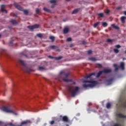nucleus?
I'll return each mask as SVG.
<instances>
[{"mask_svg": "<svg viewBox=\"0 0 126 126\" xmlns=\"http://www.w3.org/2000/svg\"><path fill=\"white\" fill-rule=\"evenodd\" d=\"M80 88L79 87H73V86H68L67 90L68 93L71 95L72 97H75L76 94L79 92Z\"/></svg>", "mask_w": 126, "mask_h": 126, "instance_id": "f257e3e1", "label": "nucleus"}, {"mask_svg": "<svg viewBox=\"0 0 126 126\" xmlns=\"http://www.w3.org/2000/svg\"><path fill=\"white\" fill-rule=\"evenodd\" d=\"M120 107L126 109V89L123 92L120 99Z\"/></svg>", "mask_w": 126, "mask_h": 126, "instance_id": "f03ea898", "label": "nucleus"}, {"mask_svg": "<svg viewBox=\"0 0 126 126\" xmlns=\"http://www.w3.org/2000/svg\"><path fill=\"white\" fill-rule=\"evenodd\" d=\"M90 83L89 84H84L83 85V87L84 88H87L88 87H90L92 88L96 86L98 84V82L96 81H91V80H85L84 81V83Z\"/></svg>", "mask_w": 126, "mask_h": 126, "instance_id": "7ed1b4c3", "label": "nucleus"}, {"mask_svg": "<svg viewBox=\"0 0 126 126\" xmlns=\"http://www.w3.org/2000/svg\"><path fill=\"white\" fill-rule=\"evenodd\" d=\"M14 5L15 6V7H16V8H17V9H18L19 10H20L21 11H23L24 14H25V15H28V13H29V12L28 11V10H24L23 9V7H21L19 4H18V3H16V2H14Z\"/></svg>", "mask_w": 126, "mask_h": 126, "instance_id": "20e7f679", "label": "nucleus"}, {"mask_svg": "<svg viewBox=\"0 0 126 126\" xmlns=\"http://www.w3.org/2000/svg\"><path fill=\"white\" fill-rule=\"evenodd\" d=\"M19 62L22 64V65H23L24 67L23 69H22L23 70H24V71H26L27 72H28V73H30V72H31V69L28 68V67L27 66V64L25 63V62L21 60H19Z\"/></svg>", "mask_w": 126, "mask_h": 126, "instance_id": "39448f33", "label": "nucleus"}, {"mask_svg": "<svg viewBox=\"0 0 126 126\" xmlns=\"http://www.w3.org/2000/svg\"><path fill=\"white\" fill-rule=\"evenodd\" d=\"M61 121L63 122L64 123H67L69 124V125H71V121L68 119V117L66 116H63L62 115L60 116Z\"/></svg>", "mask_w": 126, "mask_h": 126, "instance_id": "423d86ee", "label": "nucleus"}, {"mask_svg": "<svg viewBox=\"0 0 126 126\" xmlns=\"http://www.w3.org/2000/svg\"><path fill=\"white\" fill-rule=\"evenodd\" d=\"M2 110L4 112H5L6 113H9L10 114H14V112L12 109H10L9 107L7 106H3L2 107Z\"/></svg>", "mask_w": 126, "mask_h": 126, "instance_id": "0eeeda50", "label": "nucleus"}, {"mask_svg": "<svg viewBox=\"0 0 126 126\" xmlns=\"http://www.w3.org/2000/svg\"><path fill=\"white\" fill-rule=\"evenodd\" d=\"M40 27V25L39 24H34L33 26H28V28L31 30H34V29H37Z\"/></svg>", "mask_w": 126, "mask_h": 126, "instance_id": "6e6552de", "label": "nucleus"}, {"mask_svg": "<svg viewBox=\"0 0 126 126\" xmlns=\"http://www.w3.org/2000/svg\"><path fill=\"white\" fill-rule=\"evenodd\" d=\"M63 81H64V82H72V84L73 85H75L76 84V82H75V81H72V80H71V79H66V78H63Z\"/></svg>", "mask_w": 126, "mask_h": 126, "instance_id": "1a4fd4ad", "label": "nucleus"}, {"mask_svg": "<svg viewBox=\"0 0 126 126\" xmlns=\"http://www.w3.org/2000/svg\"><path fill=\"white\" fill-rule=\"evenodd\" d=\"M113 81H114V78H111L109 79H107L106 80V83L107 85H111L112 83H113Z\"/></svg>", "mask_w": 126, "mask_h": 126, "instance_id": "9d476101", "label": "nucleus"}, {"mask_svg": "<svg viewBox=\"0 0 126 126\" xmlns=\"http://www.w3.org/2000/svg\"><path fill=\"white\" fill-rule=\"evenodd\" d=\"M117 117L121 118V119H126V115H124L123 114L119 113L116 115Z\"/></svg>", "mask_w": 126, "mask_h": 126, "instance_id": "9b49d317", "label": "nucleus"}, {"mask_svg": "<svg viewBox=\"0 0 126 126\" xmlns=\"http://www.w3.org/2000/svg\"><path fill=\"white\" fill-rule=\"evenodd\" d=\"M102 71L103 73H110V72H112V70H111L110 69H105Z\"/></svg>", "mask_w": 126, "mask_h": 126, "instance_id": "f8f14e48", "label": "nucleus"}, {"mask_svg": "<svg viewBox=\"0 0 126 126\" xmlns=\"http://www.w3.org/2000/svg\"><path fill=\"white\" fill-rule=\"evenodd\" d=\"M120 67H121V69H122V70H124L125 69V63L124 62H121L120 63Z\"/></svg>", "mask_w": 126, "mask_h": 126, "instance_id": "ddd939ff", "label": "nucleus"}, {"mask_svg": "<svg viewBox=\"0 0 126 126\" xmlns=\"http://www.w3.org/2000/svg\"><path fill=\"white\" fill-rule=\"evenodd\" d=\"M126 16H122L121 18V20L122 22V23H126Z\"/></svg>", "mask_w": 126, "mask_h": 126, "instance_id": "4468645a", "label": "nucleus"}, {"mask_svg": "<svg viewBox=\"0 0 126 126\" xmlns=\"http://www.w3.org/2000/svg\"><path fill=\"white\" fill-rule=\"evenodd\" d=\"M10 22H11L13 25H16V24H17V21L15 20L12 19L10 20Z\"/></svg>", "mask_w": 126, "mask_h": 126, "instance_id": "2eb2a0df", "label": "nucleus"}, {"mask_svg": "<svg viewBox=\"0 0 126 126\" xmlns=\"http://www.w3.org/2000/svg\"><path fill=\"white\" fill-rule=\"evenodd\" d=\"M69 31V30L68 29V28H64L63 31V34H67V33H68Z\"/></svg>", "mask_w": 126, "mask_h": 126, "instance_id": "dca6fc26", "label": "nucleus"}, {"mask_svg": "<svg viewBox=\"0 0 126 126\" xmlns=\"http://www.w3.org/2000/svg\"><path fill=\"white\" fill-rule=\"evenodd\" d=\"M79 10H80V8L75 9L72 11V14H76V13H77Z\"/></svg>", "mask_w": 126, "mask_h": 126, "instance_id": "f3484780", "label": "nucleus"}, {"mask_svg": "<svg viewBox=\"0 0 126 126\" xmlns=\"http://www.w3.org/2000/svg\"><path fill=\"white\" fill-rule=\"evenodd\" d=\"M111 26L113 28H114V29H116V30H119L120 29V28L117 26H116V25L115 24L111 25Z\"/></svg>", "mask_w": 126, "mask_h": 126, "instance_id": "a211bd4d", "label": "nucleus"}, {"mask_svg": "<svg viewBox=\"0 0 126 126\" xmlns=\"http://www.w3.org/2000/svg\"><path fill=\"white\" fill-rule=\"evenodd\" d=\"M93 75H95V73H91L89 75L86 76L85 77V78H90V77H91V76H92Z\"/></svg>", "mask_w": 126, "mask_h": 126, "instance_id": "6ab92c4d", "label": "nucleus"}, {"mask_svg": "<svg viewBox=\"0 0 126 126\" xmlns=\"http://www.w3.org/2000/svg\"><path fill=\"white\" fill-rule=\"evenodd\" d=\"M103 73V71H99L96 75V77H100L101 75H102V74Z\"/></svg>", "mask_w": 126, "mask_h": 126, "instance_id": "aec40b11", "label": "nucleus"}, {"mask_svg": "<svg viewBox=\"0 0 126 126\" xmlns=\"http://www.w3.org/2000/svg\"><path fill=\"white\" fill-rule=\"evenodd\" d=\"M29 123V121H28V120H26V121L22 122L21 123V125H20V126H23V125H27V124Z\"/></svg>", "mask_w": 126, "mask_h": 126, "instance_id": "412c9836", "label": "nucleus"}, {"mask_svg": "<svg viewBox=\"0 0 126 126\" xmlns=\"http://www.w3.org/2000/svg\"><path fill=\"white\" fill-rule=\"evenodd\" d=\"M2 6H3V5H2L1 7V10H0L1 12H4V11H5V12H6V13H7V10L4 9L3 8V7H2Z\"/></svg>", "mask_w": 126, "mask_h": 126, "instance_id": "4be33fe9", "label": "nucleus"}, {"mask_svg": "<svg viewBox=\"0 0 126 126\" xmlns=\"http://www.w3.org/2000/svg\"><path fill=\"white\" fill-rule=\"evenodd\" d=\"M89 60L90 61H91L92 62H96V61H97V60L96 59V58H94V57H91L89 58Z\"/></svg>", "mask_w": 126, "mask_h": 126, "instance_id": "5701e85b", "label": "nucleus"}, {"mask_svg": "<svg viewBox=\"0 0 126 126\" xmlns=\"http://www.w3.org/2000/svg\"><path fill=\"white\" fill-rule=\"evenodd\" d=\"M43 10H44V11H46V12H51V10L46 8V7H44L43 8Z\"/></svg>", "mask_w": 126, "mask_h": 126, "instance_id": "b1692460", "label": "nucleus"}, {"mask_svg": "<svg viewBox=\"0 0 126 126\" xmlns=\"http://www.w3.org/2000/svg\"><path fill=\"white\" fill-rule=\"evenodd\" d=\"M50 48L52 50H56V49H57V46L55 45H51Z\"/></svg>", "mask_w": 126, "mask_h": 126, "instance_id": "393cba45", "label": "nucleus"}, {"mask_svg": "<svg viewBox=\"0 0 126 126\" xmlns=\"http://www.w3.org/2000/svg\"><path fill=\"white\" fill-rule=\"evenodd\" d=\"M102 25L103 27H107V26H108V24L106 22H103Z\"/></svg>", "mask_w": 126, "mask_h": 126, "instance_id": "a878e982", "label": "nucleus"}, {"mask_svg": "<svg viewBox=\"0 0 126 126\" xmlns=\"http://www.w3.org/2000/svg\"><path fill=\"white\" fill-rule=\"evenodd\" d=\"M99 23H100V22H99L95 23L94 25V28H96V27H97V26H98V25H99Z\"/></svg>", "mask_w": 126, "mask_h": 126, "instance_id": "bb28decb", "label": "nucleus"}, {"mask_svg": "<svg viewBox=\"0 0 126 126\" xmlns=\"http://www.w3.org/2000/svg\"><path fill=\"white\" fill-rule=\"evenodd\" d=\"M111 103H107V104H106L107 109H110V108H111Z\"/></svg>", "mask_w": 126, "mask_h": 126, "instance_id": "cd10ccee", "label": "nucleus"}, {"mask_svg": "<svg viewBox=\"0 0 126 126\" xmlns=\"http://www.w3.org/2000/svg\"><path fill=\"white\" fill-rule=\"evenodd\" d=\"M54 58L55 59V60H57V61H59L60 60H61V59H63V57L59 56L58 57H54Z\"/></svg>", "mask_w": 126, "mask_h": 126, "instance_id": "c85d7f7f", "label": "nucleus"}, {"mask_svg": "<svg viewBox=\"0 0 126 126\" xmlns=\"http://www.w3.org/2000/svg\"><path fill=\"white\" fill-rule=\"evenodd\" d=\"M49 39H50V40H51L52 42H54V41H55V37H54L53 36H50L49 37Z\"/></svg>", "mask_w": 126, "mask_h": 126, "instance_id": "c756f323", "label": "nucleus"}, {"mask_svg": "<svg viewBox=\"0 0 126 126\" xmlns=\"http://www.w3.org/2000/svg\"><path fill=\"white\" fill-rule=\"evenodd\" d=\"M97 15L99 17H104V14H103V13H98Z\"/></svg>", "mask_w": 126, "mask_h": 126, "instance_id": "7c9ffc66", "label": "nucleus"}, {"mask_svg": "<svg viewBox=\"0 0 126 126\" xmlns=\"http://www.w3.org/2000/svg\"><path fill=\"white\" fill-rule=\"evenodd\" d=\"M36 35L38 38H42L43 37V34H42V33H37Z\"/></svg>", "mask_w": 126, "mask_h": 126, "instance_id": "2f4dec72", "label": "nucleus"}, {"mask_svg": "<svg viewBox=\"0 0 126 126\" xmlns=\"http://www.w3.org/2000/svg\"><path fill=\"white\" fill-rule=\"evenodd\" d=\"M50 2L51 3H57V0H50Z\"/></svg>", "mask_w": 126, "mask_h": 126, "instance_id": "473e14b6", "label": "nucleus"}, {"mask_svg": "<svg viewBox=\"0 0 126 126\" xmlns=\"http://www.w3.org/2000/svg\"><path fill=\"white\" fill-rule=\"evenodd\" d=\"M66 41L67 42H71V41H72V39L71 37H68L66 39Z\"/></svg>", "mask_w": 126, "mask_h": 126, "instance_id": "72a5a7b5", "label": "nucleus"}, {"mask_svg": "<svg viewBox=\"0 0 126 126\" xmlns=\"http://www.w3.org/2000/svg\"><path fill=\"white\" fill-rule=\"evenodd\" d=\"M45 68L43 66H39L38 67V70H44Z\"/></svg>", "mask_w": 126, "mask_h": 126, "instance_id": "f704fd0d", "label": "nucleus"}, {"mask_svg": "<svg viewBox=\"0 0 126 126\" xmlns=\"http://www.w3.org/2000/svg\"><path fill=\"white\" fill-rule=\"evenodd\" d=\"M107 43H112V42H113V40H112L110 38H108L107 39Z\"/></svg>", "mask_w": 126, "mask_h": 126, "instance_id": "c9c22d12", "label": "nucleus"}, {"mask_svg": "<svg viewBox=\"0 0 126 126\" xmlns=\"http://www.w3.org/2000/svg\"><path fill=\"white\" fill-rule=\"evenodd\" d=\"M50 124L51 125V126H53V125L55 124V121L52 120L50 121Z\"/></svg>", "mask_w": 126, "mask_h": 126, "instance_id": "e433bc0d", "label": "nucleus"}, {"mask_svg": "<svg viewBox=\"0 0 126 126\" xmlns=\"http://www.w3.org/2000/svg\"><path fill=\"white\" fill-rule=\"evenodd\" d=\"M114 52H115L116 54L119 53V50H118V49H114Z\"/></svg>", "mask_w": 126, "mask_h": 126, "instance_id": "4c0bfd02", "label": "nucleus"}, {"mask_svg": "<svg viewBox=\"0 0 126 126\" xmlns=\"http://www.w3.org/2000/svg\"><path fill=\"white\" fill-rule=\"evenodd\" d=\"M88 55H91L92 54V50H89L87 51Z\"/></svg>", "mask_w": 126, "mask_h": 126, "instance_id": "58836bf2", "label": "nucleus"}, {"mask_svg": "<svg viewBox=\"0 0 126 126\" xmlns=\"http://www.w3.org/2000/svg\"><path fill=\"white\" fill-rule=\"evenodd\" d=\"M40 12V10L38 8L36 9V14H38Z\"/></svg>", "mask_w": 126, "mask_h": 126, "instance_id": "ea45409f", "label": "nucleus"}, {"mask_svg": "<svg viewBox=\"0 0 126 126\" xmlns=\"http://www.w3.org/2000/svg\"><path fill=\"white\" fill-rule=\"evenodd\" d=\"M115 47L117 49H120V48H121V46L120 45H116Z\"/></svg>", "mask_w": 126, "mask_h": 126, "instance_id": "a19ab883", "label": "nucleus"}, {"mask_svg": "<svg viewBox=\"0 0 126 126\" xmlns=\"http://www.w3.org/2000/svg\"><path fill=\"white\" fill-rule=\"evenodd\" d=\"M68 75H69V73H67L65 74V77H66V78H67V77H68Z\"/></svg>", "mask_w": 126, "mask_h": 126, "instance_id": "79ce46f5", "label": "nucleus"}, {"mask_svg": "<svg viewBox=\"0 0 126 126\" xmlns=\"http://www.w3.org/2000/svg\"><path fill=\"white\" fill-rule=\"evenodd\" d=\"M119 68H120V66L115 67V71H117L119 70Z\"/></svg>", "mask_w": 126, "mask_h": 126, "instance_id": "37998d69", "label": "nucleus"}, {"mask_svg": "<svg viewBox=\"0 0 126 126\" xmlns=\"http://www.w3.org/2000/svg\"><path fill=\"white\" fill-rule=\"evenodd\" d=\"M113 66H114L115 68L116 67H119V65H118L117 64H114Z\"/></svg>", "mask_w": 126, "mask_h": 126, "instance_id": "c03bdc74", "label": "nucleus"}, {"mask_svg": "<svg viewBox=\"0 0 126 126\" xmlns=\"http://www.w3.org/2000/svg\"><path fill=\"white\" fill-rule=\"evenodd\" d=\"M82 43L83 45H86V41H83Z\"/></svg>", "mask_w": 126, "mask_h": 126, "instance_id": "a18cd8bd", "label": "nucleus"}, {"mask_svg": "<svg viewBox=\"0 0 126 126\" xmlns=\"http://www.w3.org/2000/svg\"><path fill=\"white\" fill-rule=\"evenodd\" d=\"M97 65H98L99 67H102V64H97Z\"/></svg>", "mask_w": 126, "mask_h": 126, "instance_id": "49530a36", "label": "nucleus"}, {"mask_svg": "<svg viewBox=\"0 0 126 126\" xmlns=\"http://www.w3.org/2000/svg\"><path fill=\"white\" fill-rule=\"evenodd\" d=\"M48 58H49L50 59H54V57H52L51 56H49Z\"/></svg>", "mask_w": 126, "mask_h": 126, "instance_id": "de8ad7c7", "label": "nucleus"}, {"mask_svg": "<svg viewBox=\"0 0 126 126\" xmlns=\"http://www.w3.org/2000/svg\"><path fill=\"white\" fill-rule=\"evenodd\" d=\"M110 12L109 10H107L105 12V13H106L107 14H108V13H109Z\"/></svg>", "mask_w": 126, "mask_h": 126, "instance_id": "09e8293b", "label": "nucleus"}, {"mask_svg": "<svg viewBox=\"0 0 126 126\" xmlns=\"http://www.w3.org/2000/svg\"><path fill=\"white\" fill-rule=\"evenodd\" d=\"M9 125H10V126H14L13 124H12V123H10L9 124Z\"/></svg>", "mask_w": 126, "mask_h": 126, "instance_id": "8fccbe9b", "label": "nucleus"}, {"mask_svg": "<svg viewBox=\"0 0 126 126\" xmlns=\"http://www.w3.org/2000/svg\"><path fill=\"white\" fill-rule=\"evenodd\" d=\"M9 43H10V44H13V41H10Z\"/></svg>", "mask_w": 126, "mask_h": 126, "instance_id": "3c124183", "label": "nucleus"}, {"mask_svg": "<svg viewBox=\"0 0 126 126\" xmlns=\"http://www.w3.org/2000/svg\"><path fill=\"white\" fill-rule=\"evenodd\" d=\"M124 13L125 15H126V11H125L124 12Z\"/></svg>", "mask_w": 126, "mask_h": 126, "instance_id": "603ef678", "label": "nucleus"}, {"mask_svg": "<svg viewBox=\"0 0 126 126\" xmlns=\"http://www.w3.org/2000/svg\"><path fill=\"white\" fill-rule=\"evenodd\" d=\"M56 49L57 52H59V51H60L59 49Z\"/></svg>", "mask_w": 126, "mask_h": 126, "instance_id": "864d4df0", "label": "nucleus"}, {"mask_svg": "<svg viewBox=\"0 0 126 126\" xmlns=\"http://www.w3.org/2000/svg\"><path fill=\"white\" fill-rule=\"evenodd\" d=\"M121 9V7H117V9Z\"/></svg>", "mask_w": 126, "mask_h": 126, "instance_id": "5fc2aeb1", "label": "nucleus"}, {"mask_svg": "<svg viewBox=\"0 0 126 126\" xmlns=\"http://www.w3.org/2000/svg\"><path fill=\"white\" fill-rule=\"evenodd\" d=\"M66 0V1H70L71 0Z\"/></svg>", "mask_w": 126, "mask_h": 126, "instance_id": "6e6d98bb", "label": "nucleus"}, {"mask_svg": "<svg viewBox=\"0 0 126 126\" xmlns=\"http://www.w3.org/2000/svg\"><path fill=\"white\" fill-rule=\"evenodd\" d=\"M79 115H80L79 113L77 114V116H79Z\"/></svg>", "mask_w": 126, "mask_h": 126, "instance_id": "4d7b16f0", "label": "nucleus"}, {"mask_svg": "<svg viewBox=\"0 0 126 126\" xmlns=\"http://www.w3.org/2000/svg\"><path fill=\"white\" fill-rule=\"evenodd\" d=\"M62 73H63V72H61L60 73L61 74H62Z\"/></svg>", "mask_w": 126, "mask_h": 126, "instance_id": "13d9d810", "label": "nucleus"}, {"mask_svg": "<svg viewBox=\"0 0 126 126\" xmlns=\"http://www.w3.org/2000/svg\"><path fill=\"white\" fill-rule=\"evenodd\" d=\"M2 122L0 121V125H1Z\"/></svg>", "mask_w": 126, "mask_h": 126, "instance_id": "bf43d9fd", "label": "nucleus"}, {"mask_svg": "<svg viewBox=\"0 0 126 126\" xmlns=\"http://www.w3.org/2000/svg\"><path fill=\"white\" fill-rule=\"evenodd\" d=\"M1 37V34H0V38Z\"/></svg>", "mask_w": 126, "mask_h": 126, "instance_id": "052dcab7", "label": "nucleus"}, {"mask_svg": "<svg viewBox=\"0 0 126 126\" xmlns=\"http://www.w3.org/2000/svg\"><path fill=\"white\" fill-rule=\"evenodd\" d=\"M66 126H69L68 125L66 124Z\"/></svg>", "mask_w": 126, "mask_h": 126, "instance_id": "680f3d73", "label": "nucleus"}, {"mask_svg": "<svg viewBox=\"0 0 126 126\" xmlns=\"http://www.w3.org/2000/svg\"><path fill=\"white\" fill-rule=\"evenodd\" d=\"M125 53L126 54V50L125 51Z\"/></svg>", "mask_w": 126, "mask_h": 126, "instance_id": "e2e57ef3", "label": "nucleus"}, {"mask_svg": "<svg viewBox=\"0 0 126 126\" xmlns=\"http://www.w3.org/2000/svg\"><path fill=\"white\" fill-rule=\"evenodd\" d=\"M126 60V58H123V60Z\"/></svg>", "mask_w": 126, "mask_h": 126, "instance_id": "0e129e2a", "label": "nucleus"}, {"mask_svg": "<svg viewBox=\"0 0 126 126\" xmlns=\"http://www.w3.org/2000/svg\"><path fill=\"white\" fill-rule=\"evenodd\" d=\"M70 47H72V45H70Z\"/></svg>", "mask_w": 126, "mask_h": 126, "instance_id": "69168bd1", "label": "nucleus"}, {"mask_svg": "<svg viewBox=\"0 0 126 126\" xmlns=\"http://www.w3.org/2000/svg\"><path fill=\"white\" fill-rule=\"evenodd\" d=\"M70 47H72V45H70Z\"/></svg>", "mask_w": 126, "mask_h": 126, "instance_id": "338daca9", "label": "nucleus"}, {"mask_svg": "<svg viewBox=\"0 0 126 126\" xmlns=\"http://www.w3.org/2000/svg\"><path fill=\"white\" fill-rule=\"evenodd\" d=\"M54 7V6H52V8H53Z\"/></svg>", "mask_w": 126, "mask_h": 126, "instance_id": "774afa93", "label": "nucleus"}]
</instances>
